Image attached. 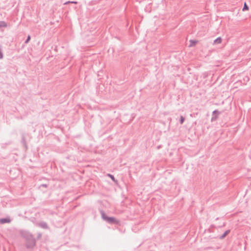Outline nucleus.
<instances>
[{"instance_id":"nucleus-1","label":"nucleus","mask_w":251,"mask_h":251,"mask_svg":"<svg viewBox=\"0 0 251 251\" xmlns=\"http://www.w3.org/2000/svg\"><path fill=\"white\" fill-rule=\"evenodd\" d=\"M36 245V240L33 236L29 239L26 240V246L27 248L32 249Z\"/></svg>"},{"instance_id":"nucleus-2","label":"nucleus","mask_w":251,"mask_h":251,"mask_svg":"<svg viewBox=\"0 0 251 251\" xmlns=\"http://www.w3.org/2000/svg\"><path fill=\"white\" fill-rule=\"evenodd\" d=\"M22 235L26 240L29 239L33 236L31 233L26 231L23 232L22 233Z\"/></svg>"},{"instance_id":"nucleus-3","label":"nucleus","mask_w":251,"mask_h":251,"mask_svg":"<svg viewBox=\"0 0 251 251\" xmlns=\"http://www.w3.org/2000/svg\"><path fill=\"white\" fill-rule=\"evenodd\" d=\"M11 221V220L9 218H5L0 219V224H4L5 223H9Z\"/></svg>"},{"instance_id":"nucleus-4","label":"nucleus","mask_w":251,"mask_h":251,"mask_svg":"<svg viewBox=\"0 0 251 251\" xmlns=\"http://www.w3.org/2000/svg\"><path fill=\"white\" fill-rule=\"evenodd\" d=\"M39 226L43 229H48L49 228L48 224L45 222H41L38 224Z\"/></svg>"},{"instance_id":"nucleus-5","label":"nucleus","mask_w":251,"mask_h":251,"mask_svg":"<svg viewBox=\"0 0 251 251\" xmlns=\"http://www.w3.org/2000/svg\"><path fill=\"white\" fill-rule=\"evenodd\" d=\"M107 223L111 224H117L118 221L117 220L113 217H110L108 218V221H107Z\"/></svg>"},{"instance_id":"nucleus-6","label":"nucleus","mask_w":251,"mask_h":251,"mask_svg":"<svg viewBox=\"0 0 251 251\" xmlns=\"http://www.w3.org/2000/svg\"><path fill=\"white\" fill-rule=\"evenodd\" d=\"M101 217H102V219L107 222V221H108V218L110 217H108V216H107L104 213V212L103 211H101Z\"/></svg>"},{"instance_id":"nucleus-7","label":"nucleus","mask_w":251,"mask_h":251,"mask_svg":"<svg viewBox=\"0 0 251 251\" xmlns=\"http://www.w3.org/2000/svg\"><path fill=\"white\" fill-rule=\"evenodd\" d=\"M230 232V230H226L220 237V239H224L229 233Z\"/></svg>"},{"instance_id":"nucleus-8","label":"nucleus","mask_w":251,"mask_h":251,"mask_svg":"<svg viewBox=\"0 0 251 251\" xmlns=\"http://www.w3.org/2000/svg\"><path fill=\"white\" fill-rule=\"evenodd\" d=\"M222 42V38L220 37L217 38L214 41V43L216 44H220Z\"/></svg>"},{"instance_id":"nucleus-9","label":"nucleus","mask_w":251,"mask_h":251,"mask_svg":"<svg viewBox=\"0 0 251 251\" xmlns=\"http://www.w3.org/2000/svg\"><path fill=\"white\" fill-rule=\"evenodd\" d=\"M7 25L6 22L4 21H0V27H7Z\"/></svg>"},{"instance_id":"nucleus-10","label":"nucleus","mask_w":251,"mask_h":251,"mask_svg":"<svg viewBox=\"0 0 251 251\" xmlns=\"http://www.w3.org/2000/svg\"><path fill=\"white\" fill-rule=\"evenodd\" d=\"M190 47H193L196 45V44L198 42V41L196 40H191L190 41Z\"/></svg>"},{"instance_id":"nucleus-11","label":"nucleus","mask_w":251,"mask_h":251,"mask_svg":"<svg viewBox=\"0 0 251 251\" xmlns=\"http://www.w3.org/2000/svg\"><path fill=\"white\" fill-rule=\"evenodd\" d=\"M248 9H249V6L247 4V3L246 2H245L244 4V6H243V9H242V10L243 11H244L247 10Z\"/></svg>"},{"instance_id":"nucleus-12","label":"nucleus","mask_w":251,"mask_h":251,"mask_svg":"<svg viewBox=\"0 0 251 251\" xmlns=\"http://www.w3.org/2000/svg\"><path fill=\"white\" fill-rule=\"evenodd\" d=\"M184 121H185V118L183 116H181L180 117V120H179L180 124H182L184 123Z\"/></svg>"},{"instance_id":"nucleus-13","label":"nucleus","mask_w":251,"mask_h":251,"mask_svg":"<svg viewBox=\"0 0 251 251\" xmlns=\"http://www.w3.org/2000/svg\"><path fill=\"white\" fill-rule=\"evenodd\" d=\"M220 112L218 110H215L213 111L212 115L215 116L217 115V116L218 115L220 114Z\"/></svg>"},{"instance_id":"nucleus-14","label":"nucleus","mask_w":251,"mask_h":251,"mask_svg":"<svg viewBox=\"0 0 251 251\" xmlns=\"http://www.w3.org/2000/svg\"><path fill=\"white\" fill-rule=\"evenodd\" d=\"M3 53L2 51V47H1V46L0 45V59L3 58Z\"/></svg>"},{"instance_id":"nucleus-15","label":"nucleus","mask_w":251,"mask_h":251,"mask_svg":"<svg viewBox=\"0 0 251 251\" xmlns=\"http://www.w3.org/2000/svg\"><path fill=\"white\" fill-rule=\"evenodd\" d=\"M108 176H109V177H110L111 178V179L113 181H114V182L116 181V180L115 179V177L113 175L109 174H108Z\"/></svg>"},{"instance_id":"nucleus-16","label":"nucleus","mask_w":251,"mask_h":251,"mask_svg":"<svg viewBox=\"0 0 251 251\" xmlns=\"http://www.w3.org/2000/svg\"><path fill=\"white\" fill-rule=\"evenodd\" d=\"M30 39H31L30 36V35H28L26 40L25 42V44H27L29 42Z\"/></svg>"},{"instance_id":"nucleus-17","label":"nucleus","mask_w":251,"mask_h":251,"mask_svg":"<svg viewBox=\"0 0 251 251\" xmlns=\"http://www.w3.org/2000/svg\"><path fill=\"white\" fill-rule=\"evenodd\" d=\"M22 142L24 145L25 147L26 148L27 147H26V145L25 140V138L24 137H23V138H22Z\"/></svg>"},{"instance_id":"nucleus-18","label":"nucleus","mask_w":251,"mask_h":251,"mask_svg":"<svg viewBox=\"0 0 251 251\" xmlns=\"http://www.w3.org/2000/svg\"><path fill=\"white\" fill-rule=\"evenodd\" d=\"M217 119V115H215H215H213V116H212V117L211 118V121H214L216 120Z\"/></svg>"},{"instance_id":"nucleus-19","label":"nucleus","mask_w":251,"mask_h":251,"mask_svg":"<svg viewBox=\"0 0 251 251\" xmlns=\"http://www.w3.org/2000/svg\"><path fill=\"white\" fill-rule=\"evenodd\" d=\"M48 185L46 184H43L40 185L41 187H47Z\"/></svg>"},{"instance_id":"nucleus-20","label":"nucleus","mask_w":251,"mask_h":251,"mask_svg":"<svg viewBox=\"0 0 251 251\" xmlns=\"http://www.w3.org/2000/svg\"><path fill=\"white\" fill-rule=\"evenodd\" d=\"M42 236V234L41 233H38L37 235V238L38 239L40 238Z\"/></svg>"},{"instance_id":"nucleus-21","label":"nucleus","mask_w":251,"mask_h":251,"mask_svg":"<svg viewBox=\"0 0 251 251\" xmlns=\"http://www.w3.org/2000/svg\"><path fill=\"white\" fill-rule=\"evenodd\" d=\"M71 3H75V4L77 3V1H71Z\"/></svg>"},{"instance_id":"nucleus-22","label":"nucleus","mask_w":251,"mask_h":251,"mask_svg":"<svg viewBox=\"0 0 251 251\" xmlns=\"http://www.w3.org/2000/svg\"><path fill=\"white\" fill-rule=\"evenodd\" d=\"M71 1H67L64 4H69V3H71Z\"/></svg>"}]
</instances>
